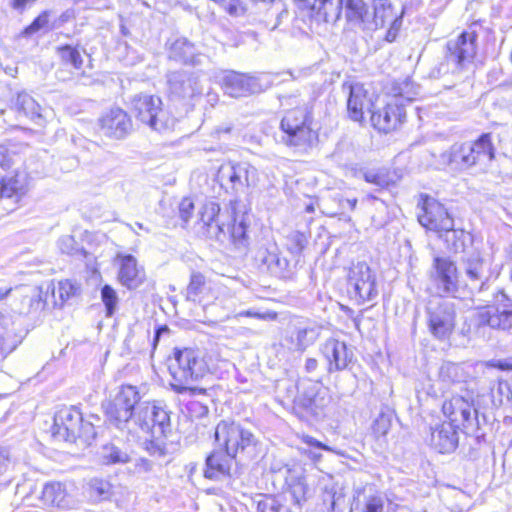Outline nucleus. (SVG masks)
<instances>
[{
	"mask_svg": "<svg viewBox=\"0 0 512 512\" xmlns=\"http://www.w3.org/2000/svg\"><path fill=\"white\" fill-rule=\"evenodd\" d=\"M128 441L145 439V450L152 456L167 454L166 438L171 432L169 412L157 402H142L126 429Z\"/></svg>",
	"mask_w": 512,
	"mask_h": 512,
	"instance_id": "1",
	"label": "nucleus"
},
{
	"mask_svg": "<svg viewBox=\"0 0 512 512\" xmlns=\"http://www.w3.org/2000/svg\"><path fill=\"white\" fill-rule=\"evenodd\" d=\"M252 167L248 163L231 164L227 173L231 189L235 199L230 200L233 214V225L231 228V244L239 256L245 255L248 251L249 238L247 235V213L244 205L239 206L238 199L247 193L249 176Z\"/></svg>",
	"mask_w": 512,
	"mask_h": 512,
	"instance_id": "2",
	"label": "nucleus"
},
{
	"mask_svg": "<svg viewBox=\"0 0 512 512\" xmlns=\"http://www.w3.org/2000/svg\"><path fill=\"white\" fill-rule=\"evenodd\" d=\"M168 369L172 377L170 385L176 393L196 395L204 392L203 389L192 386L207 370V365L198 351L175 348Z\"/></svg>",
	"mask_w": 512,
	"mask_h": 512,
	"instance_id": "3",
	"label": "nucleus"
},
{
	"mask_svg": "<svg viewBox=\"0 0 512 512\" xmlns=\"http://www.w3.org/2000/svg\"><path fill=\"white\" fill-rule=\"evenodd\" d=\"M52 436L60 441L90 445L96 437L92 422L84 421L82 413L75 407H64L54 416Z\"/></svg>",
	"mask_w": 512,
	"mask_h": 512,
	"instance_id": "4",
	"label": "nucleus"
},
{
	"mask_svg": "<svg viewBox=\"0 0 512 512\" xmlns=\"http://www.w3.org/2000/svg\"><path fill=\"white\" fill-rule=\"evenodd\" d=\"M419 223L444 237L446 242H452L451 249L458 252L463 248V242H459L464 235L463 231L454 229V220L446 208L435 199L426 197L423 201L422 212L418 214Z\"/></svg>",
	"mask_w": 512,
	"mask_h": 512,
	"instance_id": "5",
	"label": "nucleus"
},
{
	"mask_svg": "<svg viewBox=\"0 0 512 512\" xmlns=\"http://www.w3.org/2000/svg\"><path fill=\"white\" fill-rule=\"evenodd\" d=\"M287 104H296V107L286 111L281 120V130L284 133L283 141L290 146L310 145L316 137L310 127L311 113L308 107L301 104L296 98H285Z\"/></svg>",
	"mask_w": 512,
	"mask_h": 512,
	"instance_id": "6",
	"label": "nucleus"
},
{
	"mask_svg": "<svg viewBox=\"0 0 512 512\" xmlns=\"http://www.w3.org/2000/svg\"><path fill=\"white\" fill-rule=\"evenodd\" d=\"M140 394L135 386L123 385L108 404L106 415L109 423L122 432H125L134 418L136 408L140 402Z\"/></svg>",
	"mask_w": 512,
	"mask_h": 512,
	"instance_id": "7",
	"label": "nucleus"
},
{
	"mask_svg": "<svg viewBox=\"0 0 512 512\" xmlns=\"http://www.w3.org/2000/svg\"><path fill=\"white\" fill-rule=\"evenodd\" d=\"M427 323L430 333L438 340H447L456 327V307L446 299L430 301L427 309Z\"/></svg>",
	"mask_w": 512,
	"mask_h": 512,
	"instance_id": "8",
	"label": "nucleus"
},
{
	"mask_svg": "<svg viewBox=\"0 0 512 512\" xmlns=\"http://www.w3.org/2000/svg\"><path fill=\"white\" fill-rule=\"evenodd\" d=\"M348 292L359 303L374 300L378 295L376 277L365 262L353 264L347 276Z\"/></svg>",
	"mask_w": 512,
	"mask_h": 512,
	"instance_id": "9",
	"label": "nucleus"
},
{
	"mask_svg": "<svg viewBox=\"0 0 512 512\" xmlns=\"http://www.w3.org/2000/svg\"><path fill=\"white\" fill-rule=\"evenodd\" d=\"M132 107L136 118L153 130L162 131L168 127V118L162 109L160 97L149 94L135 95Z\"/></svg>",
	"mask_w": 512,
	"mask_h": 512,
	"instance_id": "10",
	"label": "nucleus"
},
{
	"mask_svg": "<svg viewBox=\"0 0 512 512\" xmlns=\"http://www.w3.org/2000/svg\"><path fill=\"white\" fill-rule=\"evenodd\" d=\"M167 90L171 99L192 100L202 95L203 85L195 72L187 70L169 71L166 74Z\"/></svg>",
	"mask_w": 512,
	"mask_h": 512,
	"instance_id": "11",
	"label": "nucleus"
},
{
	"mask_svg": "<svg viewBox=\"0 0 512 512\" xmlns=\"http://www.w3.org/2000/svg\"><path fill=\"white\" fill-rule=\"evenodd\" d=\"M318 337L314 327L305 320L294 317L284 328L280 346L293 352L303 353Z\"/></svg>",
	"mask_w": 512,
	"mask_h": 512,
	"instance_id": "12",
	"label": "nucleus"
},
{
	"mask_svg": "<svg viewBox=\"0 0 512 512\" xmlns=\"http://www.w3.org/2000/svg\"><path fill=\"white\" fill-rule=\"evenodd\" d=\"M476 39L474 32H463L455 40L447 43L448 63L454 66L455 71L462 72L471 69L476 56Z\"/></svg>",
	"mask_w": 512,
	"mask_h": 512,
	"instance_id": "13",
	"label": "nucleus"
},
{
	"mask_svg": "<svg viewBox=\"0 0 512 512\" xmlns=\"http://www.w3.org/2000/svg\"><path fill=\"white\" fill-rule=\"evenodd\" d=\"M495 305L486 306L478 312L480 325L508 331L512 329V300L502 291L494 295Z\"/></svg>",
	"mask_w": 512,
	"mask_h": 512,
	"instance_id": "14",
	"label": "nucleus"
},
{
	"mask_svg": "<svg viewBox=\"0 0 512 512\" xmlns=\"http://www.w3.org/2000/svg\"><path fill=\"white\" fill-rule=\"evenodd\" d=\"M443 414L449 419V424L469 429L478 425L477 410L470 396L453 395L444 401Z\"/></svg>",
	"mask_w": 512,
	"mask_h": 512,
	"instance_id": "15",
	"label": "nucleus"
},
{
	"mask_svg": "<svg viewBox=\"0 0 512 512\" xmlns=\"http://www.w3.org/2000/svg\"><path fill=\"white\" fill-rule=\"evenodd\" d=\"M429 279L440 295H453L457 292L458 271L456 264L446 257H435Z\"/></svg>",
	"mask_w": 512,
	"mask_h": 512,
	"instance_id": "16",
	"label": "nucleus"
},
{
	"mask_svg": "<svg viewBox=\"0 0 512 512\" xmlns=\"http://www.w3.org/2000/svg\"><path fill=\"white\" fill-rule=\"evenodd\" d=\"M405 117L406 112L401 95L393 97L382 109L378 111L371 110L372 125L384 133L397 129Z\"/></svg>",
	"mask_w": 512,
	"mask_h": 512,
	"instance_id": "17",
	"label": "nucleus"
},
{
	"mask_svg": "<svg viewBox=\"0 0 512 512\" xmlns=\"http://www.w3.org/2000/svg\"><path fill=\"white\" fill-rule=\"evenodd\" d=\"M167 58L182 65L199 66L207 59L195 45L185 37L169 38L165 44Z\"/></svg>",
	"mask_w": 512,
	"mask_h": 512,
	"instance_id": "18",
	"label": "nucleus"
},
{
	"mask_svg": "<svg viewBox=\"0 0 512 512\" xmlns=\"http://www.w3.org/2000/svg\"><path fill=\"white\" fill-rule=\"evenodd\" d=\"M342 90L348 94L347 109L352 120L361 121L365 109L371 113L374 105L368 98V92L363 84L346 81L342 84Z\"/></svg>",
	"mask_w": 512,
	"mask_h": 512,
	"instance_id": "19",
	"label": "nucleus"
},
{
	"mask_svg": "<svg viewBox=\"0 0 512 512\" xmlns=\"http://www.w3.org/2000/svg\"><path fill=\"white\" fill-rule=\"evenodd\" d=\"M321 351L327 361L329 373L349 368L354 358L353 351L348 348L346 343L334 338L327 339Z\"/></svg>",
	"mask_w": 512,
	"mask_h": 512,
	"instance_id": "20",
	"label": "nucleus"
},
{
	"mask_svg": "<svg viewBox=\"0 0 512 512\" xmlns=\"http://www.w3.org/2000/svg\"><path fill=\"white\" fill-rule=\"evenodd\" d=\"M463 268L472 290L477 288L478 293H481L487 288V282L491 274L490 268L478 251H472L464 256Z\"/></svg>",
	"mask_w": 512,
	"mask_h": 512,
	"instance_id": "21",
	"label": "nucleus"
},
{
	"mask_svg": "<svg viewBox=\"0 0 512 512\" xmlns=\"http://www.w3.org/2000/svg\"><path fill=\"white\" fill-rule=\"evenodd\" d=\"M467 168L486 166L494 158V146L489 133L482 134L474 141L464 142Z\"/></svg>",
	"mask_w": 512,
	"mask_h": 512,
	"instance_id": "22",
	"label": "nucleus"
},
{
	"mask_svg": "<svg viewBox=\"0 0 512 512\" xmlns=\"http://www.w3.org/2000/svg\"><path fill=\"white\" fill-rule=\"evenodd\" d=\"M100 128L107 137L123 139L131 132L132 121L124 110L113 108L100 119Z\"/></svg>",
	"mask_w": 512,
	"mask_h": 512,
	"instance_id": "23",
	"label": "nucleus"
},
{
	"mask_svg": "<svg viewBox=\"0 0 512 512\" xmlns=\"http://www.w3.org/2000/svg\"><path fill=\"white\" fill-rule=\"evenodd\" d=\"M431 156L438 166H450L454 170H467V155L464 153V142H456L449 148L435 146L431 149Z\"/></svg>",
	"mask_w": 512,
	"mask_h": 512,
	"instance_id": "24",
	"label": "nucleus"
},
{
	"mask_svg": "<svg viewBox=\"0 0 512 512\" xmlns=\"http://www.w3.org/2000/svg\"><path fill=\"white\" fill-rule=\"evenodd\" d=\"M118 279L128 289H136L143 284L146 278L145 270L138 265L136 258L130 254L119 255Z\"/></svg>",
	"mask_w": 512,
	"mask_h": 512,
	"instance_id": "25",
	"label": "nucleus"
},
{
	"mask_svg": "<svg viewBox=\"0 0 512 512\" xmlns=\"http://www.w3.org/2000/svg\"><path fill=\"white\" fill-rule=\"evenodd\" d=\"M260 91L258 82L245 74L226 71V95L243 97Z\"/></svg>",
	"mask_w": 512,
	"mask_h": 512,
	"instance_id": "26",
	"label": "nucleus"
},
{
	"mask_svg": "<svg viewBox=\"0 0 512 512\" xmlns=\"http://www.w3.org/2000/svg\"><path fill=\"white\" fill-rule=\"evenodd\" d=\"M453 424L443 423L437 426L431 433V444L440 453H450L454 451L458 445V433Z\"/></svg>",
	"mask_w": 512,
	"mask_h": 512,
	"instance_id": "27",
	"label": "nucleus"
},
{
	"mask_svg": "<svg viewBox=\"0 0 512 512\" xmlns=\"http://www.w3.org/2000/svg\"><path fill=\"white\" fill-rule=\"evenodd\" d=\"M19 305L17 311L19 314L29 315L44 308L45 302L42 299L41 289L38 287H22L18 289Z\"/></svg>",
	"mask_w": 512,
	"mask_h": 512,
	"instance_id": "28",
	"label": "nucleus"
},
{
	"mask_svg": "<svg viewBox=\"0 0 512 512\" xmlns=\"http://www.w3.org/2000/svg\"><path fill=\"white\" fill-rule=\"evenodd\" d=\"M27 177L17 172L14 176L0 181V199H13L17 202L27 189Z\"/></svg>",
	"mask_w": 512,
	"mask_h": 512,
	"instance_id": "29",
	"label": "nucleus"
},
{
	"mask_svg": "<svg viewBox=\"0 0 512 512\" xmlns=\"http://www.w3.org/2000/svg\"><path fill=\"white\" fill-rule=\"evenodd\" d=\"M312 10L319 19L326 23H335L339 20L344 0H310Z\"/></svg>",
	"mask_w": 512,
	"mask_h": 512,
	"instance_id": "30",
	"label": "nucleus"
},
{
	"mask_svg": "<svg viewBox=\"0 0 512 512\" xmlns=\"http://www.w3.org/2000/svg\"><path fill=\"white\" fill-rule=\"evenodd\" d=\"M253 435L249 431L231 425L226 429V455L235 457L239 449H244L252 441Z\"/></svg>",
	"mask_w": 512,
	"mask_h": 512,
	"instance_id": "31",
	"label": "nucleus"
},
{
	"mask_svg": "<svg viewBox=\"0 0 512 512\" xmlns=\"http://www.w3.org/2000/svg\"><path fill=\"white\" fill-rule=\"evenodd\" d=\"M285 482L297 502L305 499L308 487L301 468L285 466Z\"/></svg>",
	"mask_w": 512,
	"mask_h": 512,
	"instance_id": "32",
	"label": "nucleus"
},
{
	"mask_svg": "<svg viewBox=\"0 0 512 512\" xmlns=\"http://www.w3.org/2000/svg\"><path fill=\"white\" fill-rule=\"evenodd\" d=\"M220 210V205L215 202H209L203 206L201 221L207 227V235L210 238L219 239L223 231L222 224L218 221Z\"/></svg>",
	"mask_w": 512,
	"mask_h": 512,
	"instance_id": "33",
	"label": "nucleus"
},
{
	"mask_svg": "<svg viewBox=\"0 0 512 512\" xmlns=\"http://www.w3.org/2000/svg\"><path fill=\"white\" fill-rule=\"evenodd\" d=\"M99 457L104 465H122L131 461L129 452L114 443L103 445Z\"/></svg>",
	"mask_w": 512,
	"mask_h": 512,
	"instance_id": "34",
	"label": "nucleus"
},
{
	"mask_svg": "<svg viewBox=\"0 0 512 512\" xmlns=\"http://www.w3.org/2000/svg\"><path fill=\"white\" fill-rule=\"evenodd\" d=\"M398 17L394 13L389 0H376L374 5V24L369 25L372 28H382L386 24H398Z\"/></svg>",
	"mask_w": 512,
	"mask_h": 512,
	"instance_id": "35",
	"label": "nucleus"
},
{
	"mask_svg": "<svg viewBox=\"0 0 512 512\" xmlns=\"http://www.w3.org/2000/svg\"><path fill=\"white\" fill-rule=\"evenodd\" d=\"M252 2H262L265 4H270V8L268 9L266 26L270 30L277 29L283 19H287L288 17V9L285 3L282 0H251Z\"/></svg>",
	"mask_w": 512,
	"mask_h": 512,
	"instance_id": "36",
	"label": "nucleus"
},
{
	"mask_svg": "<svg viewBox=\"0 0 512 512\" xmlns=\"http://www.w3.org/2000/svg\"><path fill=\"white\" fill-rule=\"evenodd\" d=\"M16 108L26 117L37 124L43 119L41 114V106L26 92H21L16 98Z\"/></svg>",
	"mask_w": 512,
	"mask_h": 512,
	"instance_id": "37",
	"label": "nucleus"
},
{
	"mask_svg": "<svg viewBox=\"0 0 512 512\" xmlns=\"http://www.w3.org/2000/svg\"><path fill=\"white\" fill-rule=\"evenodd\" d=\"M224 475V450L215 449L205 461L204 477L209 480H219Z\"/></svg>",
	"mask_w": 512,
	"mask_h": 512,
	"instance_id": "38",
	"label": "nucleus"
},
{
	"mask_svg": "<svg viewBox=\"0 0 512 512\" xmlns=\"http://www.w3.org/2000/svg\"><path fill=\"white\" fill-rule=\"evenodd\" d=\"M206 290L207 285L205 276L200 272H192L190 282L185 292L186 300L201 303Z\"/></svg>",
	"mask_w": 512,
	"mask_h": 512,
	"instance_id": "39",
	"label": "nucleus"
},
{
	"mask_svg": "<svg viewBox=\"0 0 512 512\" xmlns=\"http://www.w3.org/2000/svg\"><path fill=\"white\" fill-rule=\"evenodd\" d=\"M385 499L381 493L364 495L363 501L355 502L350 512H383Z\"/></svg>",
	"mask_w": 512,
	"mask_h": 512,
	"instance_id": "40",
	"label": "nucleus"
},
{
	"mask_svg": "<svg viewBox=\"0 0 512 512\" xmlns=\"http://www.w3.org/2000/svg\"><path fill=\"white\" fill-rule=\"evenodd\" d=\"M56 55L65 65H70L76 70L83 66V57L78 46L64 44L56 47Z\"/></svg>",
	"mask_w": 512,
	"mask_h": 512,
	"instance_id": "41",
	"label": "nucleus"
},
{
	"mask_svg": "<svg viewBox=\"0 0 512 512\" xmlns=\"http://www.w3.org/2000/svg\"><path fill=\"white\" fill-rule=\"evenodd\" d=\"M42 498L51 505L62 507L65 504L66 498L64 485L59 482L46 484L42 491Z\"/></svg>",
	"mask_w": 512,
	"mask_h": 512,
	"instance_id": "42",
	"label": "nucleus"
},
{
	"mask_svg": "<svg viewBox=\"0 0 512 512\" xmlns=\"http://www.w3.org/2000/svg\"><path fill=\"white\" fill-rule=\"evenodd\" d=\"M78 291V286L70 280H62L52 288V296L55 305L62 306L67 300L75 296Z\"/></svg>",
	"mask_w": 512,
	"mask_h": 512,
	"instance_id": "43",
	"label": "nucleus"
},
{
	"mask_svg": "<svg viewBox=\"0 0 512 512\" xmlns=\"http://www.w3.org/2000/svg\"><path fill=\"white\" fill-rule=\"evenodd\" d=\"M100 295L101 301L105 306L106 317H112L119 304V297L116 290L112 286L105 284L100 289Z\"/></svg>",
	"mask_w": 512,
	"mask_h": 512,
	"instance_id": "44",
	"label": "nucleus"
},
{
	"mask_svg": "<svg viewBox=\"0 0 512 512\" xmlns=\"http://www.w3.org/2000/svg\"><path fill=\"white\" fill-rule=\"evenodd\" d=\"M346 18L349 22L358 24L359 20L365 19L367 9L363 0H344Z\"/></svg>",
	"mask_w": 512,
	"mask_h": 512,
	"instance_id": "45",
	"label": "nucleus"
},
{
	"mask_svg": "<svg viewBox=\"0 0 512 512\" xmlns=\"http://www.w3.org/2000/svg\"><path fill=\"white\" fill-rule=\"evenodd\" d=\"M58 246L62 253L77 256L80 258H86L87 252L80 246L77 241L71 235L62 236L58 240Z\"/></svg>",
	"mask_w": 512,
	"mask_h": 512,
	"instance_id": "46",
	"label": "nucleus"
},
{
	"mask_svg": "<svg viewBox=\"0 0 512 512\" xmlns=\"http://www.w3.org/2000/svg\"><path fill=\"white\" fill-rule=\"evenodd\" d=\"M298 401L301 406L310 410L314 414H317V409H320L325 405V399L320 397V394L315 393L313 390L299 397Z\"/></svg>",
	"mask_w": 512,
	"mask_h": 512,
	"instance_id": "47",
	"label": "nucleus"
},
{
	"mask_svg": "<svg viewBox=\"0 0 512 512\" xmlns=\"http://www.w3.org/2000/svg\"><path fill=\"white\" fill-rule=\"evenodd\" d=\"M49 24V12L44 11L40 15H38L30 25H28L22 32V35L25 37L31 36L34 33L47 29Z\"/></svg>",
	"mask_w": 512,
	"mask_h": 512,
	"instance_id": "48",
	"label": "nucleus"
},
{
	"mask_svg": "<svg viewBox=\"0 0 512 512\" xmlns=\"http://www.w3.org/2000/svg\"><path fill=\"white\" fill-rule=\"evenodd\" d=\"M441 377L451 382H459L462 378V368L454 363H446L441 367Z\"/></svg>",
	"mask_w": 512,
	"mask_h": 512,
	"instance_id": "49",
	"label": "nucleus"
},
{
	"mask_svg": "<svg viewBox=\"0 0 512 512\" xmlns=\"http://www.w3.org/2000/svg\"><path fill=\"white\" fill-rule=\"evenodd\" d=\"M14 466V459L8 447L0 446V479Z\"/></svg>",
	"mask_w": 512,
	"mask_h": 512,
	"instance_id": "50",
	"label": "nucleus"
},
{
	"mask_svg": "<svg viewBox=\"0 0 512 512\" xmlns=\"http://www.w3.org/2000/svg\"><path fill=\"white\" fill-rule=\"evenodd\" d=\"M364 179L366 182L374 184L380 188L388 187L390 184V180L387 175L379 171H366L364 173Z\"/></svg>",
	"mask_w": 512,
	"mask_h": 512,
	"instance_id": "51",
	"label": "nucleus"
},
{
	"mask_svg": "<svg viewBox=\"0 0 512 512\" xmlns=\"http://www.w3.org/2000/svg\"><path fill=\"white\" fill-rule=\"evenodd\" d=\"M15 152L6 144L0 145V168L2 170L10 169L15 163Z\"/></svg>",
	"mask_w": 512,
	"mask_h": 512,
	"instance_id": "52",
	"label": "nucleus"
},
{
	"mask_svg": "<svg viewBox=\"0 0 512 512\" xmlns=\"http://www.w3.org/2000/svg\"><path fill=\"white\" fill-rule=\"evenodd\" d=\"M390 420L384 415H380L372 426L373 432L376 436H385L390 429Z\"/></svg>",
	"mask_w": 512,
	"mask_h": 512,
	"instance_id": "53",
	"label": "nucleus"
},
{
	"mask_svg": "<svg viewBox=\"0 0 512 512\" xmlns=\"http://www.w3.org/2000/svg\"><path fill=\"white\" fill-rule=\"evenodd\" d=\"M90 487L95 494V496L104 499L109 495L110 485L109 483L100 480V479H93L91 480Z\"/></svg>",
	"mask_w": 512,
	"mask_h": 512,
	"instance_id": "54",
	"label": "nucleus"
},
{
	"mask_svg": "<svg viewBox=\"0 0 512 512\" xmlns=\"http://www.w3.org/2000/svg\"><path fill=\"white\" fill-rule=\"evenodd\" d=\"M281 505L274 498H265L258 501L257 510L258 512H279Z\"/></svg>",
	"mask_w": 512,
	"mask_h": 512,
	"instance_id": "55",
	"label": "nucleus"
},
{
	"mask_svg": "<svg viewBox=\"0 0 512 512\" xmlns=\"http://www.w3.org/2000/svg\"><path fill=\"white\" fill-rule=\"evenodd\" d=\"M194 203L189 198H184L179 205V215L181 219L187 223L193 214Z\"/></svg>",
	"mask_w": 512,
	"mask_h": 512,
	"instance_id": "56",
	"label": "nucleus"
},
{
	"mask_svg": "<svg viewBox=\"0 0 512 512\" xmlns=\"http://www.w3.org/2000/svg\"><path fill=\"white\" fill-rule=\"evenodd\" d=\"M227 10L231 16L241 17L246 14L247 7L242 0H230Z\"/></svg>",
	"mask_w": 512,
	"mask_h": 512,
	"instance_id": "57",
	"label": "nucleus"
},
{
	"mask_svg": "<svg viewBox=\"0 0 512 512\" xmlns=\"http://www.w3.org/2000/svg\"><path fill=\"white\" fill-rule=\"evenodd\" d=\"M154 463L146 458H139L134 464V473L146 474L152 471Z\"/></svg>",
	"mask_w": 512,
	"mask_h": 512,
	"instance_id": "58",
	"label": "nucleus"
},
{
	"mask_svg": "<svg viewBox=\"0 0 512 512\" xmlns=\"http://www.w3.org/2000/svg\"><path fill=\"white\" fill-rule=\"evenodd\" d=\"M236 316L254 317V318H258V319H261V320H268V321H274V320L277 319V313L276 312L259 313V312H253L251 310L240 312Z\"/></svg>",
	"mask_w": 512,
	"mask_h": 512,
	"instance_id": "59",
	"label": "nucleus"
},
{
	"mask_svg": "<svg viewBox=\"0 0 512 512\" xmlns=\"http://www.w3.org/2000/svg\"><path fill=\"white\" fill-rule=\"evenodd\" d=\"M264 262L267 264L268 268L275 273L277 272V268H282V264H286V260L280 259L277 254H269L264 259Z\"/></svg>",
	"mask_w": 512,
	"mask_h": 512,
	"instance_id": "60",
	"label": "nucleus"
},
{
	"mask_svg": "<svg viewBox=\"0 0 512 512\" xmlns=\"http://www.w3.org/2000/svg\"><path fill=\"white\" fill-rule=\"evenodd\" d=\"M301 440L303 443H305L309 446L316 447V448H319L322 450H327V451L331 450L330 447H328L327 445L323 444L322 442L318 441L317 439H315L314 437H312L310 435H303L301 437Z\"/></svg>",
	"mask_w": 512,
	"mask_h": 512,
	"instance_id": "61",
	"label": "nucleus"
},
{
	"mask_svg": "<svg viewBox=\"0 0 512 512\" xmlns=\"http://www.w3.org/2000/svg\"><path fill=\"white\" fill-rule=\"evenodd\" d=\"M491 366L500 370H512V356L505 359L493 360Z\"/></svg>",
	"mask_w": 512,
	"mask_h": 512,
	"instance_id": "62",
	"label": "nucleus"
},
{
	"mask_svg": "<svg viewBox=\"0 0 512 512\" xmlns=\"http://www.w3.org/2000/svg\"><path fill=\"white\" fill-rule=\"evenodd\" d=\"M358 24L362 25L363 29L366 30H376L377 28H372L369 25L374 24V11L369 12L368 9L365 10V19L359 20Z\"/></svg>",
	"mask_w": 512,
	"mask_h": 512,
	"instance_id": "63",
	"label": "nucleus"
},
{
	"mask_svg": "<svg viewBox=\"0 0 512 512\" xmlns=\"http://www.w3.org/2000/svg\"><path fill=\"white\" fill-rule=\"evenodd\" d=\"M318 368V360L315 358H307L305 361L304 369L307 373L311 374Z\"/></svg>",
	"mask_w": 512,
	"mask_h": 512,
	"instance_id": "64",
	"label": "nucleus"
}]
</instances>
